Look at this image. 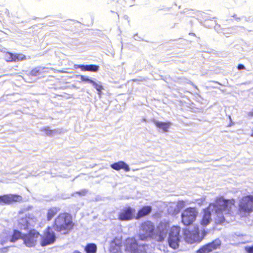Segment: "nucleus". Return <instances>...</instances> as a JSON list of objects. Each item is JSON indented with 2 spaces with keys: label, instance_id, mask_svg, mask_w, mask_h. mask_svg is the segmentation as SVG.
Masks as SVG:
<instances>
[{
  "label": "nucleus",
  "instance_id": "obj_2",
  "mask_svg": "<svg viewBox=\"0 0 253 253\" xmlns=\"http://www.w3.org/2000/svg\"><path fill=\"white\" fill-rule=\"evenodd\" d=\"M231 207H208L203 210L201 224L207 226L211 221L213 216L216 224H222L225 220L224 214L229 213Z\"/></svg>",
  "mask_w": 253,
  "mask_h": 253
},
{
  "label": "nucleus",
  "instance_id": "obj_14",
  "mask_svg": "<svg viewBox=\"0 0 253 253\" xmlns=\"http://www.w3.org/2000/svg\"><path fill=\"white\" fill-rule=\"evenodd\" d=\"M122 241L121 237H116L110 243V249L113 253L120 251L122 246Z\"/></svg>",
  "mask_w": 253,
  "mask_h": 253
},
{
  "label": "nucleus",
  "instance_id": "obj_23",
  "mask_svg": "<svg viewBox=\"0 0 253 253\" xmlns=\"http://www.w3.org/2000/svg\"><path fill=\"white\" fill-rule=\"evenodd\" d=\"M26 59V56L22 53H13V62L23 61Z\"/></svg>",
  "mask_w": 253,
  "mask_h": 253
},
{
  "label": "nucleus",
  "instance_id": "obj_3",
  "mask_svg": "<svg viewBox=\"0 0 253 253\" xmlns=\"http://www.w3.org/2000/svg\"><path fill=\"white\" fill-rule=\"evenodd\" d=\"M40 235L38 232L35 230H31L28 234H22L20 232L15 230L13 234L11 236H7L4 239L1 241V244L3 245L8 241L11 242H14L19 239H21L24 242V244L28 247H34L39 239Z\"/></svg>",
  "mask_w": 253,
  "mask_h": 253
},
{
  "label": "nucleus",
  "instance_id": "obj_9",
  "mask_svg": "<svg viewBox=\"0 0 253 253\" xmlns=\"http://www.w3.org/2000/svg\"><path fill=\"white\" fill-rule=\"evenodd\" d=\"M221 241L219 239H216L212 242L203 246L196 253H210L212 251L215 250L220 248Z\"/></svg>",
  "mask_w": 253,
  "mask_h": 253
},
{
  "label": "nucleus",
  "instance_id": "obj_13",
  "mask_svg": "<svg viewBox=\"0 0 253 253\" xmlns=\"http://www.w3.org/2000/svg\"><path fill=\"white\" fill-rule=\"evenodd\" d=\"M111 168L116 170L119 171L123 169L125 171L127 172L130 170V168L127 164L124 161H119L111 165Z\"/></svg>",
  "mask_w": 253,
  "mask_h": 253
},
{
  "label": "nucleus",
  "instance_id": "obj_39",
  "mask_svg": "<svg viewBox=\"0 0 253 253\" xmlns=\"http://www.w3.org/2000/svg\"><path fill=\"white\" fill-rule=\"evenodd\" d=\"M73 253H81L79 252L78 251H75Z\"/></svg>",
  "mask_w": 253,
  "mask_h": 253
},
{
  "label": "nucleus",
  "instance_id": "obj_17",
  "mask_svg": "<svg viewBox=\"0 0 253 253\" xmlns=\"http://www.w3.org/2000/svg\"><path fill=\"white\" fill-rule=\"evenodd\" d=\"M215 202L217 206H228L234 205L235 201L233 199L225 200L223 197H219L216 199Z\"/></svg>",
  "mask_w": 253,
  "mask_h": 253
},
{
  "label": "nucleus",
  "instance_id": "obj_12",
  "mask_svg": "<svg viewBox=\"0 0 253 253\" xmlns=\"http://www.w3.org/2000/svg\"><path fill=\"white\" fill-rule=\"evenodd\" d=\"M55 240V236L54 232L48 228L42 236L41 244L42 246H45L53 243Z\"/></svg>",
  "mask_w": 253,
  "mask_h": 253
},
{
  "label": "nucleus",
  "instance_id": "obj_27",
  "mask_svg": "<svg viewBox=\"0 0 253 253\" xmlns=\"http://www.w3.org/2000/svg\"><path fill=\"white\" fill-rule=\"evenodd\" d=\"M95 88V89L99 92L100 93L101 92V90L103 89V86L101 84H98L95 82L93 81V82L91 84Z\"/></svg>",
  "mask_w": 253,
  "mask_h": 253
},
{
  "label": "nucleus",
  "instance_id": "obj_4",
  "mask_svg": "<svg viewBox=\"0 0 253 253\" xmlns=\"http://www.w3.org/2000/svg\"><path fill=\"white\" fill-rule=\"evenodd\" d=\"M73 226L71 216L67 213L60 214L55 220V228L58 231L70 230Z\"/></svg>",
  "mask_w": 253,
  "mask_h": 253
},
{
  "label": "nucleus",
  "instance_id": "obj_22",
  "mask_svg": "<svg viewBox=\"0 0 253 253\" xmlns=\"http://www.w3.org/2000/svg\"><path fill=\"white\" fill-rule=\"evenodd\" d=\"M45 68L41 67H36L32 69L30 72V75L32 76H37L42 73V70L44 69Z\"/></svg>",
  "mask_w": 253,
  "mask_h": 253
},
{
  "label": "nucleus",
  "instance_id": "obj_35",
  "mask_svg": "<svg viewBox=\"0 0 253 253\" xmlns=\"http://www.w3.org/2000/svg\"><path fill=\"white\" fill-rule=\"evenodd\" d=\"M240 207L239 210L240 211H243V210H246V208L247 207Z\"/></svg>",
  "mask_w": 253,
  "mask_h": 253
},
{
  "label": "nucleus",
  "instance_id": "obj_36",
  "mask_svg": "<svg viewBox=\"0 0 253 253\" xmlns=\"http://www.w3.org/2000/svg\"><path fill=\"white\" fill-rule=\"evenodd\" d=\"M178 205V206H184L185 204L183 201H182V202H179Z\"/></svg>",
  "mask_w": 253,
  "mask_h": 253
},
{
  "label": "nucleus",
  "instance_id": "obj_32",
  "mask_svg": "<svg viewBox=\"0 0 253 253\" xmlns=\"http://www.w3.org/2000/svg\"><path fill=\"white\" fill-rule=\"evenodd\" d=\"M247 116L249 118H253V109L248 113Z\"/></svg>",
  "mask_w": 253,
  "mask_h": 253
},
{
  "label": "nucleus",
  "instance_id": "obj_24",
  "mask_svg": "<svg viewBox=\"0 0 253 253\" xmlns=\"http://www.w3.org/2000/svg\"><path fill=\"white\" fill-rule=\"evenodd\" d=\"M87 253H95L96 251V246L95 244H88L85 248Z\"/></svg>",
  "mask_w": 253,
  "mask_h": 253
},
{
  "label": "nucleus",
  "instance_id": "obj_38",
  "mask_svg": "<svg viewBox=\"0 0 253 253\" xmlns=\"http://www.w3.org/2000/svg\"><path fill=\"white\" fill-rule=\"evenodd\" d=\"M189 35H190L193 36H195V34H194V33H189Z\"/></svg>",
  "mask_w": 253,
  "mask_h": 253
},
{
  "label": "nucleus",
  "instance_id": "obj_21",
  "mask_svg": "<svg viewBox=\"0 0 253 253\" xmlns=\"http://www.w3.org/2000/svg\"><path fill=\"white\" fill-rule=\"evenodd\" d=\"M242 201L243 204L246 206L253 205V196L247 195L244 196L242 199Z\"/></svg>",
  "mask_w": 253,
  "mask_h": 253
},
{
  "label": "nucleus",
  "instance_id": "obj_29",
  "mask_svg": "<svg viewBox=\"0 0 253 253\" xmlns=\"http://www.w3.org/2000/svg\"><path fill=\"white\" fill-rule=\"evenodd\" d=\"M87 192V190L86 189H83L79 191L76 192V194L80 195V196H84Z\"/></svg>",
  "mask_w": 253,
  "mask_h": 253
},
{
  "label": "nucleus",
  "instance_id": "obj_37",
  "mask_svg": "<svg viewBox=\"0 0 253 253\" xmlns=\"http://www.w3.org/2000/svg\"><path fill=\"white\" fill-rule=\"evenodd\" d=\"M252 124H253V122L252 123ZM250 136L252 137H253V128L252 130V133H251Z\"/></svg>",
  "mask_w": 253,
  "mask_h": 253
},
{
  "label": "nucleus",
  "instance_id": "obj_31",
  "mask_svg": "<svg viewBox=\"0 0 253 253\" xmlns=\"http://www.w3.org/2000/svg\"><path fill=\"white\" fill-rule=\"evenodd\" d=\"M207 232L205 229H203L201 231V234L200 233V237L202 238V240L204 238V237L207 235Z\"/></svg>",
  "mask_w": 253,
  "mask_h": 253
},
{
  "label": "nucleus",
  "instance_id": "obj_25",
  "mask_svg": "<svg viewBox=\"0 0 253 253\" xmlns=\"http://www.w3.org/2000/svg\"><path fill=\"white\" fill-rule=\"evenodd\" d=\"M5 60L7 62H13V53L9 51L5 52Z\"/></svg>",
  "mask_w": 253,
  "mask_h": 253
},
{
  "label": "nucleus",
  "instance_id": "obj_5",
  "mask_svg": "<svg viewBox=\"0 0 253 253\" xmlns=\"http://www.w3.org/2000/svg\"><path fill=\"white\" fill-rule=\"evenodd\" d=\"M180 231V228L175 226H172L169 230L168 242L169 246L173 249H176L179 247Z\"/></svg>",
  "mask_w": 253,
  "mask_h": 253
},
{
  "label": "nucleus",
  "instance_id": "obj_19",
  "mask_svg": "<svg viewBox=\"0 0 253 253\" xmlns=\"http://www.w3.org/2000/svg\"><path fill=\"white\" fill-rule=\"evenodd\" d=\"M151 211V207H143V208L139 210L135 216L136 219H139L149 213Z\"/></svg>",
  "mask_w": 253,
  "mask_h": 253
},
{
  "label": "nucleus",
  "instance_id": "obj_30",
  "mask_svg": "<svg viewBox=\"0 0 253 253\" xmlns=\"http://www.w3.org/2000/svg\"><path fill=\"white\" fill-rule=\"evenodd\" d=\"M245 251L248 253H253V246L251 247H245Z\"/></svg>",
  "mask_w": 253,
  "mask_h": 253
},
{
  "label": "nucleus",
  "instance_id": "obj_8",
  "mask_svg": "<svg viewBox=\"0 0 253 253\" xmlns=\"http://www.w3.org/2000/svg\"><path fill=\"white\" fill-rule=\"evenodd\" d=\"M184 236L185 241L189 244L200 242L202 241L198 227H194V229L191 231L184 230Z\"/></svg>",
  "mask_w": 253,
  "mask_h": 253
},
{
  "label": "nucleus",
  "instance_id": "obj_28",
  "mask_svg": "<svg viewBox=\"0 0 253 253\" xmlns=\"http://www.w3.org/2000/svg\"><path fill=\"white\" fill-rule=\"evenodd\" d=\"M47 135H51L53 133V131L49 129L48 127H45L42 128V130Z\"/></svg>",
  "mask_w": 253,
  "mask_h": 253
},
{
  "label": "nucleus",
  "instance_id": "obj_20",
  "mask_svg": "<svg viewBox=\"0 0 253 253\" xmlns=\"http://www.w3.org/2000/svg\"><path fill=\"white\" fill-rule=\"evenodd\" d=\"M59 209L57 208L53 207L50 208L47 213V218L48 220H50L52 218L57 214L59 211Z\"/></svg>",
  "mask_w": 253,
  "mask_h": 253
},
{
  "label": "nucleus",
  "instance_id": "obj_10",
  "mask_svg": "<svg viewBox=\"0 0 253 253\" xmlns=\"http://www.w3.org/2000/svg\"><path fill=\"white\" fill-rule=\"evenodd\" d=\"M23 200L22 197L15 194H7L0 196V204H11L20 202Z\"/></svg>",
  "mask_w": 253,
  "mask_h": 253
},
{
  "label": "nucleus",
  "instance_id": "obj_40",
  "mask_svg": "<svg viewBox=\"0 0 253 253\" xmlns=\"http://www.w3.org/2000/svg\"><path fill=\"white\" fill-rule=\"evenodd\" d=\"M209 206H215L214 204H210Z\"/></svg>",
  "mask_w": 253,
  "mask_h": 253
},
{
  "label": "nucleus",
  "instance_id": "obj_11",
  "mask_svg": "<svg viewBox=\"0 0 253 253\" xmlns=\"http://www.w3.org/2000/svg\"><path fill=\"white\" fill-rule=\"evenodd\" d=\"M135 211L129 207L125 208L119 213V218L121 220H129L135 218Z\"/></svg>",
  "mask_w": 253,
  "mask_h": 253
},
{
  "label": "nucleus",
  "instance_id": "obj_18",
  "mask_svg": "<svg viewBox=\"0 0 253 253\" xmlns=\"http://www.w3.org/2000/svg\"><path fill=\"white\" fill-rule=\"evenodd\" d=\"M31 224L29 218L25 217L20 218L18 221V227L21 229H26Z\"/></svg>",
  "mask_w": 253,
  "mask_h": 253
},
{
  "label": "nucleus",
  "instance_id": "obj_26",
  "mask_svg": "<svg viewBox=\"0 0 253 253\" xmlns=\"http://www.w3.org/2000/svg\"><path fill=\"white\" fill-rule=\"evenodd\" d=\"M79 77H80V78L82 82H87V83H90V84H92V83L93 82V80L89 79L86 76H84V75H80Z\"/></svg>",
  "mask_w": 253,
  "mask_h": 253
},
{
  "label": "nucleus",
  "instance_id": "obj_15",
  "mask_svg": "<svg viewBox=\"0 0 253 253\" xmlns=\"http://www.w3.org/2000/svg\"><path fill=\"white\" fill-rule=\"evenodd\" d=\"M78 67L82 71H90L96 72L99 70V66L96 65H78Z\"/></svg>",
  "mask_w": 253,
  "mask_h": 253
},
{
  "label": "nucleus",
  "instance_id": "obj_1",
  "mask_svg": "<svg viewBox=\"0 0 253 253\" xmlns=\"http://www.w3.org/2000/svg\"><path fill=\"white\" fill-rule=\"evenodd\" d=\"M169 228V224L161 222L157 228V233L154 234L155 226L150 221L142 222L139 226L138 237L140 240L147 241L153 239L159 242H163L166 239Z\"/></svg>",
  "mask_w": 253,
  "mask_h": 253
},
{
  "label": "nucleus",
  "instance_id": "obj_7",
  "mask_svg": "<svg viewBox=\"0 0 253 253\" xmlns=\"http://www.w3.org/2000/svg\"><path fill=\"white\" fill-rule=\"evenodd\" d=\"M198 212L195 207H189L182 212V222L185 225L191 224L196 218Z\"/></svg>",
  "mask_w": 253,
  "mask_h": 253
},
{
  "label": "nucleus",
  "instance_id": "obj_6",
  "mask_svg": "<svg viewBox=\"0 0 253 253\" xmlns=\"http://www.w3.org/2000/svg\"><path fill=\"white\" fill-rule=\"evenodd\" d=\"M126 251L128 253H142L144 250V246L138 245L136 239L129 238L126 240Z\"/></svg>",
  "mask_w": 253,
  "mask_h": 253
},
{
  "label": "nucleus",
  "instance_id": "obj_33",
  "mask_svg": "<svg viewBox=\"0 0 253 253\" xmlns=\"http://www.w3.org/2000/svg\"><path fill=\"white\" fill-rule=\"evenodd\" d=\"M237 68L238 70H243L245 69V66L242 64H239L237 66Z\"/></svg>",
  "mask_w": 253,
  "mask_h": 253
},
{
  "label": "nucleus",
  "instance_id": "obj_34",
  "mask_svg": "<svg viewBox=\"0 0 253 253\" xmlns=\"http://www.w3.org/2000/svg\"><path fill=\"white\" fill-rule=\"evenodd\" d=\"M7 248H3L0 249V253H5L7 252Z\"/></svg>",
  "mask_w": 253,
  "mask_h": 253
},
{
  "label": "nucleus",
  "instance_id": "obj_16",
  "mask_svg": "<svg viewBox=\"0 0 253 253\" xmlns=\"http://www.w3.org/2000/svg\"><path fill=\"white\" fill-rule=\"evenodd\" d=\"M154 123L157 127L162 129L164 132H168L169 128L171 125V123L170 122H162L154 121Z\"/></svg>",
  "mask_w": 253,
  "mask_h": 253
}]
</instances>
